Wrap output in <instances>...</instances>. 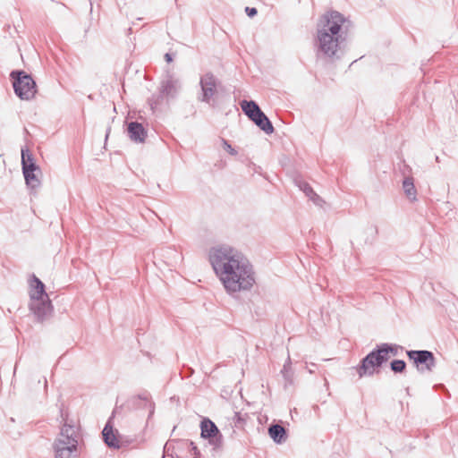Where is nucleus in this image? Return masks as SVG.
Instances as JSON below:
<instances>
[{
  "label": "nucleus",
  "instance_id": "0eeeda50",
  "mask_svg": "<svg viewBox=\"0 0 458 458\" xmlns=\"http://www.w3.org/2000/svg\"><path fill=\"white\" fill-rule=\"evenodd\" d=\"M199 85L201 94L199 96V100L209 104L217 93L218 80L213 73L207 72L200 77Z\"/></svg>",
  "mask_w": 458,
  "mask_h": 458
},
{
  "label": "nucleus",
  "instance_id": "423d86ee",
  "mask_svg": "<svg viewBox=\"0 0 458 458\" xmlns=\"http://www.w3.org/2000/svg\"><path fill=\"white\" fill-rule=\"evenodd\" d=\"M386 351H379L378 348L370 352L365 358L362 359L361 364L357 368V372L360 377L364 376H372L376 369L380 368L381 365L388 360L385 357Z\"/></svg>",
  "mask_w": 458,
  "mask_h": 458
},
{
  "label": "nucleus",
  "instance_id": "f03ea898",
  "mask_svg": "<svg viewBox=\"0 0 458 458\" xmlns=\"http://www.w3.org/2000/svg\"><path fill=\"white\" fill-rule=\"evenodd\" d=\"M347 22L345 17L336 11L327 12L318 18L315 38L318 57L335 61L343 56L347 36Z\"/></svg>",
  "mask_w": 458,
  "mask_h": 458
},
{
  "label": "nucleus",
  "instance_id": "6e6552de",
  "mask_svg": "<svg viewBox=\"0 0 458 458\" xmlns=\"http://www.w3.org/2000/svg\"><path fill=\"white\" fill-rule=\"evenodd\" d=\"M407 355L420 372L431 371L436 365L434 354L429 351H408Z\"/></svg>",
  "mask_w": 458,
  "mask_h": 458
},
{
  "label": "nucleus",
  "instance_id": "bb28decb",
  "mask_svg": "<svg viewBox=\"0 0 458 458\" xmlns=\"http://www.w3.org/2000/svg\"><path fill=\"white\" fill-rule=\"evenodd\" d=\"M165 61H166V62H168V63L172 62V60H173L172 55H171L170 54H168V53H166V54L165 55Z\"/></svg>",
  "mask_w": 458,
  "mask_h": 458
},
{
  "label": "nucleus",
  "instance_id": "dca6fc26",
  "mask_svg": "<svg viewBox=\"0 0 458 458\" xmlns=\"http://www.w3.org/2000/svg\"><path fill=\"white\" fill-rule=\"evenodd\" d=\"M21 166L22 173L31 170H38V173H40V168L36 165L34 157L29 149L21 150Z\"/></svg>",
  "mask_w": 458,
  "mask_h": 458
},
{
  "label": "nucleus",
  "instance_id": "39448f33",
  "mask_svg": "<svg viewBox=\"0 0 458 458\" xmlns=\"http://www.w3.org/2000/svg\"><path fill=\"white\" fill-rule=\"evenodd\" d=\"M10 75L14 92L21 99L30 100L34 98L37 92L36 82L30 75L23 71H13Z\"/></svg>",
  "mask_w": 458,
  "mask_h": 458
},
{
  "label": "nucleus",
  "instance_id": "aec40b11",
  "mask_svg": "<svg viewBox=\"0 0 458 458\" xmlns=\"http://www.w3.org/2000/svg\"><path fill=\"white\" fill-rule=\"evenodd\" d=\"M38 174V170L23 172L26 184L31 189H37L40 185V180Z\"/></svg>",
  "mask_w": 458,
  "mask_h": 458
},
{
  "label": "nucleus",
  "instance_id": "ddd939ff",
  "mask_svg": "<svg viewBox=\"0 0 458 458\" xmlns=\"http://www.w3.org/2000/svg\"><path fill=\"white\" fill-rule=\"evenodd\" d=\"M296 184L315 205L320 208L324 207L325 200L313 191L308 182L300 180L296 182Z\"/></svg>",
  "mask_w": 458,
  "mask_h": 458
},
{
  "label": "nucleus",
  "instance_id": "2eb2a0df",
  "mask_svg": "<svg viewBox=\"0 0 458 458\" xmlns=\"http://www.w3.org/2000/svg\"><path fill=\"white\" fill-rule=\"evenodd\" d=\"M268 435L277 445H282L287 439L285 428L279 424H273L268 428Z\"/></svg>",
  "mask_w": 458,
  "mask_h": 458
},
{
  "label": "nucleus",
  "instance_id": "f8f14e48",
  "mask_svg": "<svg viewBox=\"0 0 458 458\" xmlns=\"http://www.w3.org/2000/svg\"><path fill=\"white\" fill-rule=\"evenodd\" d=\"M128 135L134 142H143L147 137V131L141 123L131 122L128 124Z\"/></svg>",
  "mask_w": 458,
  "mask_h": 458
},
{
  "label": "nucleus",
  "instance_id": "f3484780",
  "mask_svg": "<svg viewBox=\"0 0 458 458\" xmlns=\"http://www.w3.org/2000/svg\"><path fill=\"white\" fill-rule=\"evenodd\" d=\"M170 99L164 95L161 90L159 89L157 94L152 95L151 98L148 99V104L150 106V108L152 111H157L161 109L164 106H166L170 103Z\"/></svg>",
  "mask_w": 458,
  "mask_h": 458
},
{
  "label": "nucleus",
  "instance_id": "20e7f679",
  "mask_svg": "<svg viewBox=\"0 0 458 458\" xmlns=\"http://www.w3.org/2000/svg\"><path fill=\"white\" fill-rule=\"evenodd\" d=\"M77 445L78 440L74 428L64 424L53 444L55 458H71L72 454L77 451Z\"/></svg>",
  "mask_w": 458,
  "mask_h": 458
},
{
  "label": "nucleus",
  "instance_id": "393cba45",
  "mask_svg": "<svg viewBox=\"0 0 458 458\" xmlns=\"http://www.w3.org/2000/svg\"><path fill=\"white\" fill-rule=\"evenodd\" d=\"M245 12H246L247 15L250 17L255 16L258 13L257 9L254 7H246Z\"/></svg>",
  "mask_w": 458,
  "mask_h": 458
},
{
  "label": "nucleus",
  "instance_id": "f257e3e1",
  "mask_svg": "<svg viewBox=\"0 0 458 458\" xmlns=\"http://www.w3.org/2000/svg\"><path fill=\"white\" fill-rule=\"evenodd\" d=\"M211 267L229 295L252 289L256 283L253 266L237 249L227 244H217L208 250Z\"/></svg>",
  "mask_w": 458,
  "mask_h": 458
},
{
  "label": "nucleus",
  "instance_id": "a211bd4d",
  "mask_svg": "<svg viewBox=\"0 0 458 458\" xmlns=\"http://www.w3.org/2000/svg\"><path fill=\"white\" fill-rule=\"evenodd\" d=\"M403 189L406 197L414 201L417 199V191L414 186V181L412 177H405L403 181Z\"/></svg>",
  "mask_w": 458,
  "mask_h": 458
},
{
  "label": "nucleus",
  "instance_id": "4468645a",
  "mask_svg": "<svg viewBox=\"0 0 458 458\" xmlns=\"http://www.w3.org/2000/svg\"><path fill=\"white\" fill-rule=\"evenodd\" d=\"M255 123L257 126L259 127L267 134H271L274 131V127L267 118V116L260 110L250 119Z\"/></svg>",
  "mask_w": 458,
  "mask_h": 458
},
{
  "label": "nucleus",
  "instance_id": "7ed1b4c3",
  "mask_svg": "<svg viewBox=\"0 0 458 458\" xmlns=\"http://www.w3.org/2000/svg\"><path fill=\"white\" fill-rule=\"evenodd\" d=\"M29 294L30 298V310L37 320L43 322L50 318L53 313V305L45 291V284L34 275L30 280Z\"/></svg>",
  "mask_w": 458,
  "mask_h": 458
},
{
  "label": "nucleus",
  "instance_id": "412c9836",
  "mask_svg": "<svg viewBox=\"0 0 458 458\" xmlns=\"http://www.w3.org/2000/svg\"><path fill=\"white\" fill-rule=\"evenodd\" d=\"M377 348H378L379 351H383L385 349L386 351V355H384V356L389 358L388 354L390 352L394 356L397 355V350H398L399 347L397 345H391V344H382Z\"/></svg>",
  "mask_w": 458,
  "mask_h": 458
},
{
  "label": "nucleus",
  "instance_id": "b1692460",
  "mask_svg": "<svg viewBox=\"0 0 458 458\" xmlns=\"http://www.w3.org/2000/svg\"><path fill=\"white\" fill-rule=\"evenodd\" d=\"M224 148L232 156H236L237 151L232 147V145L225 140H222Z\"/></svg>",
  "mask_w": 458,
  "mask_h": 458
},
{
  "label": "nucleus",
  "instance_id": "5701e85b",
  "mask_svg": "<svg viewBox=\"0 0 458 458\" xmlns=\"http://www.w3.org/2000/svg\"><path fill=\"white\" fill-rule=\"evenodd\" d=\"M290 369H291V359H290V356H288L281 372H282L284 379L289 382L292 381Z\"/></svg>",
  "mask_w": 458,
  "mask_h": 458
},
{
  "label": "nucleus",
  "instance_id": "4be33fe9",
  "mask_svg": "<svg viewBox=\"0 0 458 458\" xmlns=\"http://www.w3.org/2000/svg\"><path fill=\"white\" fill-rule=\"evenodd\" d=\"M406 364L403 360H394L391 362V369L395 372H403L405 369Z\"/></svg>",
  "mask_w": 458,
  "mask_h": 458
},
{
  "label": "nucleus",
  "instance_id": "cd10ccee",
  "mask_svg": "<svg viewBox=\"0 0 458 458\" xmlns=\"http://www.w3.org/2000/svg\"><path fill=\"white\" fill-rule=\"evenodd\" d=\"M309 371H310V373H312V372H313V371H312V368H310V370H309Z\"/></svg>",
  "mask_w": 458,
  "mask_h": 458
},
{
  "label": "nucleus",
  "instance_id": "9d476101",
  "mask_svg": "<svg viewBox=\"0 0 458 458\" xmlns=\"http://www.w3.org/2000/svg\"><path fill=\"white\" fill-rule=\"evenodd\" d=\"M182 88L180 79L173 73L167 72L160 81L159 89L170 100L174 99Z\"/></svg>",
  "mask_w": 458,
  "mask_h": 458
},
{
  "label": "nucleus",
  "instance_id": "6ab92c4d",
  "mask_svg": "<svg viewBox=\"0 0 458 458\" xmlns=\"http://www.w3.org/2000/svg\"><path fill=\"white\" fill-rule=\"evenodd\" d=\"M241 107H242V111L244 112V114L250 119H251L253 116H255L256 114L261 110L259 108V106L257 105V103L252 100H250V101L242 100L241 102Z\"/></svg>",
  "mask_w": 458,
  "mask_h": 458
},
{
  "label": "nucleus",
  "instance_id": "1a4fd4ad",
  "mask_svg": "<svg viewBox=\"0 0 458 458\" xmlns=\"http://www.w3.org/2000/svg\"><path fill=\"white\" fill-rule=\"evenodd\" d=\"M201 437L208 439L215 448L222 446L223 436L216 425L209 419L204 418L200 422Z\"/></svg>",
  "mask_w": 458,
  "mask_h": 458
},
{
  "label": "nucleus",
  "instance_id": "c85d7f7f",
  "mask_svg": "<svg viewBox=\"0 0 458 458\" xmlns=\"http://www.w3.org/2000/svg\"><path fill=\"white\" fill-rule=\"evenodd\" d=\"M309 371H310V373H312V372H313V371H312V368H310V370H309Z\"/></svg>",
  "mask_w": 458,
  "mask_h": 458
},
{
  "label": "nucleus",
  "instance_id": "9b49d317",
  "mask_svg": "<svg viewBox=\"0 0 458 458\" xmlns=\"http://www.w3.org/2000/svg\"><path fill=\"white\" fill-rule=\"evenodd\" d=\"M118 431L114 430L113 427L108 423L105 426L102 435L103 439L105 443L107 445V446L114 448V449H119L122 446L121 441L117 437Z\"/></svg>",
  "mask_w": 458,
  "mask_h": 458
},
{
  "label": "nucleus",
  "instance_id": "a878e982",
  "mask_svg": "<svg viewBox=\"0 0 458 458\" xmlns=\"http://www.w3.org/2000/svg\"><path fill=\"white\" fill-rule=\"evenodd\" d=\"M242 420V419L241 414L239 412H235L233 415V421L234 422V424L237 425Z\"/></svg>",
  "mask_w": 458,
  "mask_h": 458
}]
</instances>
